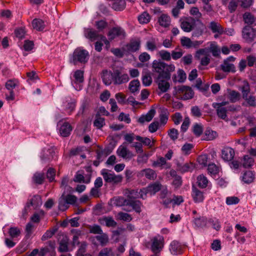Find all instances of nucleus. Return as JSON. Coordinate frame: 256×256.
<instances>
[{
  "mask_svg": "<svg viewBox=\"0 0 256 256\" xmlns=\"http://www.w3.org/2000/svg\"><path fill=\"white\" fill-rule=\"evenodd\" d=\"M56 152L53 148L44 149L40 155V158L42 163H47L54 159Z\"/></svg>",
  "mask_w": 256,
  "mask_h": 256,
  "instance_id": "f8f14e48",
  "label": "nucleus"
},
{
  "mask_svg": "<svg viewBox=\"0 0 256 256\" xmlns=\"http://www.w3.org/2000/svg\"><path fill=\"white\" fill-rule=\"evenodd\" d=\"M160 122L162 125H164L168 120V112L166 109L163 108L160 116Z\"/></svg>",
  "mask_w": 256,
  "mask_h": 256,
  "instance_id": "338daca9",
  "label": "nucleus"
},
{
  "mask_svg": "<svg viewBox=\"0 0 256 256\" xmlns=\"http://www.w3.org/2000/svg\"><path fill=\"white\" fill-rule=\"evenodd\" d=\"M148 154H140L138 155L136 162L139 164H144L148 162Z\"/></svg>",
  "mask_w": 256,
  "mask_h": 256,
  "instance_id": "0e129e2a",
  "label": "nucleus"
},
{
  "mask_svg": "<svg viewBox=\"0 0 256 256\" xmlns=\"http://www.w3.org/2000/svg\"><path fill=\"white\" fill-rule=\"evenodd\" d=\"M155 114L156 110L154 109H151L146 114L140 116L138 122L141 124H143L145 122H149L152 119Z\"/></svg>",
  "mask_w": 256,
  "mask_h": 256,
  "instance_id": "5701e85b",
  "label": "nucleus"
},
{
  "mask_svg": "<svg viewBox=\"0 0 256 256\" xmlns=\"http://www.w3.org/2000/svg\"><path fill=\"white\" fill-rule=\"evenodd\" d=\"M166 164V158L160 157L157 160H154L152 163V166L154 168H163L164 165Z\"/></svg>",
  "mask_w": 256,
  "mask_h": 256,
  "instance_id": "3c124183",
  "label": "nucleus"
},
{
  "mask_svg": "<svg viewBox=\"0 0 256 256\" xmlns=\"http://www.w3.org/2000/svg\"><path fill=\"white\" fill-rule=\"evenodd\" d=\"M205 138L204 140H212L217 136V134L216 132L211 130H206L204 132Z\"/></svg>",
  "mask_w": 256,
  "mask_h": 256,
  "instance_id": "6e6d98bb",
  "label": "nucleus"
},
{
  "mask_svg": "<svg viewBox=\"0 0 256 256\" xmlns=\"http://www.w3.org/2000/svg\"><path fill=\"white\" fill-rule=\"evenodd\" d=\"M175 66L173 64H166L164 72L163 74L164 78L166 80H170V73L175 70Z\"/></svg>",
  "mask_w": 256,
  "mask_h": 256,
  "instance_id": "79ce46f5",
  "label": "nucleus"
},
{
  "mask_svg": "<svg viewBox=\"0 0 256 256\" xmlns=\"http://www.w3.org/2000/svg\"><path fill=\"white\" fill-rule=\"evenodd\" d=\"M240 90L242 94V97L244 96L250 94V86L247 82H244L243 84L240 87Z\"/></svg>",
  "mask_w": 256,
  "mask_h": 256,
  "instance_id": "4d7b16f0",
  "label": "nucleus"
},
{
  "mask_svg": "<svg viewBox=\"0 0 256 256\" xmlns=\"http://www.w3.org/2000/svg\"><path fill=\"white\" fill-rule=\"evenodd\" d=\"M138 176L139 177L144 176L150 180H154L156 178L157 174L152 169L147 168L139 172L138 174Z\"/></svg>",
  "mask_w": 256,
  "mask_h": 256,
  "instance_id": "dca6fc26",
  "label": "nucleus"
},
{
  "mask_svg": "<svg viewBox=\"0 0 256 256\" xmlns=\"http://www.w3.org/2000/svg\"><path fill=\"white\" fill-rule=\"evenodd\" d=\"M242 38L248 43L256 41V28L250 26L244 27L242 31Z\"/></svg>",
  "mask_w": 256,
  "mask_h": 256,
  "instance_id": "f03ea898",
  "label": "nucleus"
},
{
  "mask_svg": "<svg viewBox=\"0 0 256 256\" xmlns=\"http://www.w3.org/2000/svg\"><path fill=\"white\" fill-rule=\"evenodd\" d=\"M178 170L180 172L184 173L192 171L194 168V165L192 163L186 162L184 164L178 163L177 164Z\"/></svg>",
  "mask_w": 256,
  "mask_h": 256,
  "instance_id": "c756f323",
  "label": "nucleus"
},
{
  "mask_svg": "<svg viewBox=\"0 0 256 256\" xmlns=\"http://www.w3.org/2000/svg\"><path fill=\"white\" fill-rule=\"evenodd\" d=\"M98 222L101 224H104L108 227H114L116 225V222L111 216H103L98 220Z\"/></svg>",
  "mask_w": 256,
  "mask_h": 256,
  "instance_id": "cd10ccee",
  "label": "nucleus"
},
{
  "mask_svg": "<svg viewBox=\"0 0 256 256\" xmlns=\"http://www.w3.org/2000/svg\"><path fill=\"white\" fill-rule=\"evenodd\" d=\"M140 24H147L150 20V16L147 12H144L138 17Z\"/></svg>",
  "mask_w": 256,
  "mask_h": 256,
  "instance_id": "bf43d9fd",
  "label": "nucleus"
},
{
  "mask_svg": "<svg viewBox=\"0 0 256 256\" xmlns=\"http://www.w3.org/2000/svg\"><path fill=\"white\" fill-rule=\"evenodd\" d=\"M32 26L34 29L40 31L44 29L45 24L44 22L40 20L35 18L32 22Z\"/></svg>",
  "mask_w": 256,
  "mask_h": 256,
  "instance_id": "ea45409f",
  "label": "nucleus"
},
{
  "mask_svg": "<svg viewBox=\"0 0 256 256\" xmlns=\"http://www.w3.org/2000/svg\"><path fill=\"white\" fill-rule=\"evenodd\" d=\"M126 3L124 0H116L112 4V8L115 10H122L126 8Z\"/></svg>",
  "mask_w": 256,
  "mask_h": 256,
  "instance_id": "58836bf2",
  "label": "nucleus"
},
{
  "mask_svg": "<svg viewBox=\"0 0 256 256\" xmlns=\"http://www.w3.org/2000/svg\"><path fill=\"white\" fill-rule=\"evenodd\" d=\"M152 68L154 72L158 74V77L164 78L163 74L164 72L166 63L155 60L152 64Z\"/></svg>",
  "mask_w": 256,
  "mask_h": 256,
  "instance_id": "ddd939ff",
  "label": "nucleus"
},
{
  "mask_svg": "<svg viewBox=\"0 0 256 256\" xmlns=\"http://www.w3.org/2000/svg\"><path fill=\"white\" fill-rule=\"evenodd\" d=\"M98 256H114V254L112 248H106L100 251Z\"/></svg>",
  "mask_w": 256,
  "mask_h": 256,
  "instance_id": "13d9d810",
  "label": "nucleus"
},
{
  "mask_svg": "<svg viewBox=\"0 0 256 256\" xmlns=\"http://www.w3.org/2000/svg\"><path fill=\"white\" fill-rule=\"evenodd\" d=\"M146 48L148 50L154 51L157 49L156 40L152 38L146 42Z\"/></svg>",
  "mask_w": 256,
  "mask_h": 256,
  "instance_id": "052dcab7",
  "label": "nucleus"
},
{
  "mask_svg": "<svg viewBox=\"0 0 256 256\" xmlns=\"http://www.w3.org/2000/svg\"><path fill=\"white\" fill-rule=\"evenodd\" d=\"M208 49V52H210L214 56L218 57L220 54V49L214 42H211L209 48Z\"/></svg>",
  "mask_w": 256,
  "mask_h": 256,
  "instance_id": "37998d69",
  "label": "nucleus"
},
{
  "mask_svg": "<svg viewBox=\"0 0 256 256\" xmlns=\"http://www.w3.org/2000/svg\"><path fill=\"white\" fill-rule=\"evenodd\" d=\"M152 241L150 249L152 252L160 254V252L162 250L164 246V237L160 235H158L154 237Z\"/></svg>",
  "mask_w": 256,
  "mask_h": 256,
  "instance_id": "423d86ee",
  "label": "nucleus"
},
{
  "mask_svg": "<svg viewBox=\"0 0 256 256\" xmlns=\"http://www.w3.org/2000/svg\"><path fill=\"white\" fill-rule=\"evenodd\" d=\"M168 80L164 78L158 77L156 79V82L158 85V88L162 92H166L170 88V84Z\"/></svg>",
  "mask_w": 256,
  "mask_h": 256,
  "instance_id": "aec40b11",
  "label": "nucleus"
},
{
  "mask_svg": "<svg viewBox=\"0 0 256 256\" xmlns=\"http://www.w3.org/2000/svg\"><path fill=\"white\" fill-rule=\"evenodd\" d=\"M195 58L200 61L201 66H206L210 62L208 50L207 48L198 50L196 54Z\"/></svg>",
  "mask_w": 256,
  "mask_h": 256,
  "instance_id": "39448f33",
  "label": "nucleus"
},
{
  "mask_svg": "<svg viewBox=\"0 0 256 256\" xmlns=\"http://www.w3.org/2000/svg\"><path fill=\"white\" fill-rule=\"evenodd\" d=\"M94 126L100 128L105 124L104 118L100 117L99 114H96V119L94 122Z\"/></svg>",
  "mask_w": 256,
  "mask_h": 256,
  "instance_id": "8fccbe9b",
  "label": "nucleus"
},
{
  "mask_svg": "<svg viewBox=\"0 0 256 256\" xmlns=\"http://www.w3.org/2000/svg\"><path fill=\"white\" fill-rule=\"evenodd\" d=\"M227 90L228 98L230 102H236L240 99L241 96L238 92L230 89H228Z\"/></svg>",
  "mask_w": 256,
  "mask_h": 256,
  "instance_id": "c85d7f7f",
  "label": "nucleus"
},
{
  "mask_svg": "<svg viewBox=\"0 0 256 256\" xmlns=\"http://www.w3.org/2000/svg\"><path fill=\"white\" fill-rule=\"evenodd\" d=\"M92 242L94 244H96L94 242V240H96L102 246H104L107 244L109 241L108 235L106 233L102 232L100 234L92 238Z\"/></svg>",
  "mask_w": 256,
  "mask_h": 256,
  "instance_id": "4be33fe9",
  "label": "nucleus"
},
{
  "mask_svg": "<svg viewBox=\"0 0 256 256\" xmlns=\"http://www.w3.org/2000/svg\"><path fill=\"white\" fill-rule=\"evenodd\" d=\"M83 72L80 70H77L75 72L74 77V80H72V84L77 90L81 89L80 84L84 81Z\"/></svg>",
  "mask_w": 256,
  "mask_h": 256,
  "instance_id": "4468645a",
  "label": "nucleus"
},
{
  "mask_svg": "<svg viewBox=\"0 0 256 256\" xmlns=\"http://www.w3.org/2000/svg\"><path fill=\"white\" fill-rule=\"evenodd\" d=\"M210 28L214 33L222 34L224 33V30L221 25L215 22H212L210 24Z\"/></svg>",
  "mask_w": 256,
  "mask_h": 256,
  "instance_id": "f704fd0d",
  "label": "nucleus"
},
{
  "mask_svg": "<svg viewBox=\"0 0 256 256\" xmlns=\"http://www.w3.org/2000/svg\"><path fill=\"white\" fill-rule=\"evenodd\" d=\"M207 218L205 217H201L195 218L194 224L198 227L203 228L206 226Z\"/></svg>",
  "mask_w": 256,
  "mask_h": 256,
  "instance_id": "69168bd1",
  "label": "nucleus"
},
{
  "mask_svg": "<svg viewBox=\"0 0 256 256\" xmlns=\"http://www.w3.org/2000/svg\"><path fill=\"white\" fill-rule=\"evenodd\" d=\"M117 155L125 160H130L134 156V154L129 150L125 143L118 146L116 150Z\"/></svg>",
  "mask_w": 256,
  "mask_h": 256,
  "instance_id": "9d476101",
  "label": "nucleus"
},
{
  "mask_svg": "<svg viewBox=\"0 0 256 256\" xmlns=\"http://www.w3.org/2000/svg\"><path fill=\"white\" fill-rule=\"evenodd\" d=\"M181 28L185 32H190L195 24V20L192 17H184L180 20Z\"/></svg>",
  "mask_w": 256,
  "mask_h": 256,
  "instance_id": "6e6552de",
  "label": "nucleus"
},
{
  "mask_svg": "<svg viewBox=\"0 0 256 256\" xmlns=\"http://www.w3.org/2000/svg\"><path fill=\"white\" fill-rule=\"evenodd\" d=\"M161 184L158 182H154L148 186L147 188L149 194L154 195L156 192H158L161 188Z\"/></svg>",
  "mask_w": 256,
  "mask_h": 256,
  "instance_id": "4c0bfd02",
  "label": "nucleus"
},
{
  "mask_svg": "<svg viewBox=\"0 0 256 256\" xmlns=\"http://www.w3.org/2000/svg\"><path fill=\"white\" fill-rule=\"evenodd\" d=\"M102 174L104 180L106 182L114 183L117 184L122 181V177L120 175H116L114 173H110L102 171Z\"/></svg>",
  "mask_w": 256,
  "mask_h": 256,
  "instance_id": "9b49d317",
  "label": "nucleus"
},
{
  "mask_svg": "<svg viewBox=\"0 0 256 256\" xmlns=\"http://www.w3.org/2000/svg\"><path fill=\"white\" fill-rule=\"evenodd\" d=\"M90 174H88L84 176L82 174L78 172L74 176V180L77 182L88 184L90 182Z\"/></svg>",
  "mask_w": 256,
  "mask_h": 256,
  "instance_id": "bb28decb",
  "label": "nucleus"
},
{
  "mask_svg": "<svg viewBox=\"0 0 256 256\" xmlns=\"http://www.w3.org/2000/svg\"><path fill=\"white\" fill-rule=\"evenodd\" d=\"M102 79L103 82L106 85L108 86L113 82H114V72H112L110 71H103Z\"/></svg>",
  "mask_w": 256,
  "mask_h": 256,
  "instance_id": "393cba45",
  "label": "nucleus"
},
{
  "mask_svg": "<svg viewBox=\"0 0 256 256\" xmlns=\"http://www.w3.org/2000/svg\"><path fill=\"white\" fill-rule=\"evenodd\" d=\"M111 202L117 206H125V208H127L128 200L122 196H116L111 199Z\"/></svg>",
  "mask_w": 256,
  "mask_h": 256,
  "instance_id": "a878e982",
  "label": "nucleus"
},
{
  "mask_svg": "<svg viewBox=\"0 0 256 256\" xmlns=\"http://www.w3.org/2000/svg\"><path fill=\"white\" fill-rule=\"evenodd\" d=\"M84 36L86 38L90 39L92 41L100 40L106 44H109V42L105 36L98 34L97 31L92 28H86L84 30Z\"/></svg>",
  "mask_w": 256,
  "mask_h": 256,
  "instance_id": "7ed1b4c3",
  "label": "nucleus"
},
{
  "mask_svg": "<svg viewBox=\"0 0 256 256\" xmlns=\"http://www.w3.org/2000/svg\"><path fill=\"white\" fill-rule=\"evenodd\" d=\"M89 58V54L87 50L81 48H77L73 53L70 62L76 64L78 62L86 63Z\"/></svg>",
  "mask_w": 256,
  "mask_h": 256,
  "instance_id": "f257e3e1",
  "label": "nucleus"
},
{
  "mask_svg": "<svg viewBox=\"0 0 256 256\" xmlns=\"http://www.w3.org/2000/svg\"><path fill=\"white\" fill-rule=\"evenodd\" d=\"M127 208H124V210L126 212H130L132 210H135L136 212L140 213L141 212L142 203L139 200H128Z\"/></svg>",
  "mask_w": 256,
  "mask_h": 256,
  "instance_id": "f3484780",
  "label": "nucleus"
},
{
  "mask_svg": "<svg viewBox=\"0 0 256 256\" xmlns=\"http://www.w3.org/2000/svg\"><path fill=\"white\" fill-rule=\"evenodd\" d=\"M68 239L66 237L63 238V240H61L60 242V246L58 248V250L60 252H68Z\"/></svg>",
  "mask_w": 256,
  "mask_h": 256,
  "instance_id": "09e8293b",
  "label": "nucleus"
},
{
  "mask_svg": "<svg viewBox=\"0 0 256 256\" xmlns=\"http://www.w3.org/2000/svg\"><path fill=\"white\" fill-rule=\"evenodd\" d=\"M108 36L111 40L114 39L116 37L123 38L125 36V32L120 28H114L109 32Z\"/></svg>",
  "mask_w": 256,
  "mask_h": 256,
  "instance_id": "a211bd4d",
  "label": "nucleus"
},
{
  "mask_svg": "<svg viewBox=\"0 0 256 256\" xmlns=\"http://www.w3.org/2000/svg\"><path fill=\"white\" fill-rule=\"evenodd\" d=\"M235 58L233 56H229L224 61L222 64H221L220 67L222 70L224 72H235V67L234 65L231 63V62H234Z\"/></svg>",
  "mask_w": 256,
  "mask_h": 256,
  "instance_id": "2eb2a0df",
  "label": "nucleus"
},
{
  "mask_svg": "<svg viewBox=\"0 0 256 256\" xmlns=\"http://www.w3.org/2000/svg\"><path fill=\"white\" fill-rule=\"evenodd\" d=\"M198 186L202 188H205L207 186L208 181L206 177L203 174L200 175L197 178Z\"/></svg>",
  "mask_w": 256,
  "mask_h": 256,
  "instance_id": "a18cd8bd",
  "label": "nucleus"
},
{
  "mask_svg": "<svg viewBox=\"0 0 256 256\" xmlns=\"http://www.w3.org/2000/svg\"><path fill=\"white\" fill-rule=\"evenodd\" d=\"M18 84V81L16 79L8 80L6 83V88L10 91L13 90Z\"/></svg>",
  "mask_w": 256,
  "mask_h": 256,
  "instance_id": "864d4df0",
  "label": "nucleus"
},
{
  "mask_svg": "<svg viewBox=\"0 0 256 256\" xmlns=\"http://www.w3.org/2000/svg\"><path fill=\"white\" fill-rule=\"evenodd\" d=\"M242 178L245 183L249 184L254 180V174L252 171H246L244 174Z\"/></svg>",
  "mask_w": 256,
  "mask_h": 256,
  "instance_id": "c03bdc74",
  "label": "nucleus"
},
{
  "mask_svg": "<svg viewBox=\"0 0 256 256\" xmlns=\"http://www.w3.org/2000/svg\"><path fill=\"white\" fill-rule=\"evenodd\" d=\"M90 232L94 234H97L98 235L100 234L103 232L100 226L98 225L94 224L93 226H88Z\"/></svg>",
  "mask_w": 256,
  "mask_h": 256,
  "instance_id": "774afa93",
  "label": "nucleus"
},
{
  "mask_svg": "<svg viewBox=\"0 0 256 256\" xmlns=\"http://www.w3.org/2000/svg\"><path fill=\"white\" fill-rule=\"evenodd\" d=\"M170 250L172 254L177 255L182 253V246L178 241H172L170 246Z\"/></svg>",
  "mask_w": 256,
  "mask_h": 256,
  "instance_id": "412c9836",
  "label": "nucleus"
},
{
  "mask_svg": "<svg viewBox=\"0 0 256 256\" xmlns=\"http://www.w3.org/2000/svg\"><path fill=\"white\" fill-rule=\"evenodd\" d=\"M192 196L196 202H202L204 198L202 192L196 188H192Z\"/></svg>",
  "mask_w": 256,
  "mask_h": 256,
  "instance_id": "72a5a7b5",
  "label": "nucleus"
},
{
  "mask_svg": "<svg viewBox=\"0 0 256 256\" xmlns=\"http://www.w3.org/2000/svg\"><path fill=\"white\" fill-rule=\"evenodd\" d=\"M159 56L163 60L170 61L171 60V54L165 50H161L158 52Z\"/></svg>",
  "mask_w": 256,
  "mask_h": 256,
  "instance_id": "680f3d73",
  "label": "nucleus"
},
{
  "mask_svg": "<svg viewBox=\"0 0 256 256\" xmlns=\"http://www.w3.org/2000/svg\"><path fill=\"white\" fill-rule=\"evenodd\" d=\"M198 164L202 166H206L208 162V157L206 154H202L198 158Z\"/></svg>",
  "mask_w": 256,
  "mask_h": 256,
  "instance_id": "e2e57ef3",
  "label": "nucleus"
},
{
  "mask_svg": "<svg viewBox=\"0 0 256 256\" xmlns=\"http://www.w3.org/2000/svg\"><path fill=\"white\" fill-rule=\"evenodd\" d=\"M8 233L12 238H18L21 234V230L18 227H10Z\"/></svg>",
  "mask_w": 256,
  "mask_h": 256,
  "instance_id": "49530a36",
  "label": "nucleus"
},
{
  "mask_svg": "<svg viewBox=\"0 0 256 256\" xmlns=\"http://www.w3.org/2000/svg\"><path fill=\"white\" fill-rule=\"evenodd\" d=\"M190 13L196 19L197 22H200V18L202 16V14L197 7H192L191 8Z\"/></svg>",
  "mask_w": 256,
  "mask_h": 256,
  "instance_id": "603ef678",
  "label": "nucleus"
},
{
  "mask_svg": "<svg viewBox=\"0 0 256 256\" xmlns=\"http://www.w3.org/2000/svg\"><path fill=\"white\" fill-rule=\"evenodd\" d=\"M140 40H135L130 41L125 47L126 50L128 52H135L140 50Z\"/></svg>",
  "mask_w": 256,
  "mask_h": 256,
  "instance_id": "6ab92c4d",
  "label": "nucleus"
},
{
  "mask_svg": "<svg viewBox=\"0 0 256 256\" xmlns=\"http://www.w3.org/2000/svg\"><path fill=\"white\" fill-rule=\"evenodd\" d=\"M30 204L34 208L39 207L42 204L41 197L38 195L34 196L30 200Z\"/></svg>",
  "mask_w": 256,
  "mask_h": 256,
  "instance_id": "de8ad7c7",
  "label": "nucleus"
},
{
  "mask_svg": "<svg viewBox=\"0 0 256 256\" xmlns=\"http://www.w3.org/2000/svg\"><path fill=\"white\" fill-rule=\"evenodd\" d=\"M114 84H121L126 83L129 80L128 74L120 70H114Z\"/></svg>",
  "mask_w": 256,
  "mask_h": 256,
  "instance_id": "1a4fd4ad",
  "label": "nucleus"
},
{
  "mask_svg": "<svg viewBox=\"0 0 256 256\" xmlns=\"http://www.w3.org/2000/svg\"><path fill=\"white\" fill-rule=\"evenodd\" d=\"M177 93L178 96L184 100H187L192 98L194 94L191 88L184 86L178 87Z\"/></svg>",
  "mask_w": 256,
  "mask_h": 256,
  "instance_id": "0eeeda50",
  "label": "nucleus"
},
{
  "mask_svg": "<svg viewBox=\"0 0 256 256\" xmlns=\"http://www.w3.org/2000/svg\"><path fill=\"white\" fill-rule=\"evenodd\" d=\"M222 158L226 161H230L232 160L234 155V150L229 147L224 148L222 150Z\"/></svg>",
  "mask_w": 256,
  "mask_h": 256,
  "instance_id": "b1692460",
  "label": "nucleus"
},
{
  "mask_svg": "<svg viewBox=\"0 0 256 256\" xmlns=\"http://www.w3.org/2000/svg\"><path fill=\"white\" fill-rule=\"evenodd\" d=\"M243 20L244 22L248 24L256 25V17L249 12H246L243 14Z\"/></svg>",
  "mask_w": 256,
  "mask_h": 256,
  "instance_id": "c9c22d12",
  "label": "nucleus"
},
{
  "mask_svg": "<svg viewBox=\"0 0 256 256\" xmlns=\"http://www.w3.org/2000/svg\"><path fill=\"white\" fill-rule=\"evenodd\" d=\"M228 104V102H214L212 106L216 111V114L219 118L225 120H228L227 116V110L224 107Z\"/></svg>",
  "mask_w": 256,
  "mask_h": 256,
  "instance_id": "20e7f679",
  "label": "nucleus"
},
{
  "mask_svg": "<svg viewBox=\"0 0 256 256\" xmlns=\"http://www.w3.org/2000/svg\"><path fill=\"white\" fill-rule=\"evenodd\" d=\"M160 24L164 28L168 27L170 24V18L166 14H162L158 18Z\"/></svg>",
  "mask_w": 256,
  "mask_h": 256,
  "instance_id": "e433bc0d",
  "label": "nucleus"
},
{
  "mask_svg": "<svg viewBox=\"0 0 256 256\" xmlns=\"http://www.w3.org/2000/svg\"><path fill=\"white\" fill-rule=\"evenodd\" d=\"M138 190H130L126 189L124 191V194L127 197L128 200H132L140 198Z\"/></svg>",
  "mask_w": 256,
  "mask_h": 256,
  "instance_id": "473e14b6",
  "label": "nucleus"
},
{
  "mask_svg": "<svg viewBox=\"0 0 256 256\" xmlns=\"http://www.w3.org/2000/svg\"><path fill=\"white\" fill-rule=\"evenodd\" d=\"M44 173L36 172L33 176V180L36 184H42L44 179Z\"/></svg>",
  "mask_w": 256,
  "mask_h": 256,
  "instance_id": "5fc2aeb1",
  "label": "nucleus"
},
{
  "mask_svg": "<svg viewBox=\"0 0 256 256\" xmlns=\"http://www.w3.org/2000/svg\"><path fill=\"white\" fill-rule=\"evenodd\" d=\"M72 130V126L68 122H65L61 126L60 128V132L62 136H68Z\"/></svg>",
  "mask_w": 256,
  "mask_h": 256,
  "instance_id": "2f4dec72",
  "label": "nucleus"
},
{
  "mask_svg": "<svg viewBox=\"0 0 256 256\" xmlns=\"http://www.w3.org/2000/svg\"><path fill=\"white\" fill-rule=\"evenodd\" d=\"M242 98L244 100L246 106H248L256 107V98L255 96L250 94L244 96Z\"/></svg>",
  "mask_w": 256,
  "mask_h": 256,
  "instance_id": "7c9ffc66",
  "label": "nucleus"
},
{
  "mask_svg": "<svg viewBox=\"0 0 256 256\" xmlns=\"http://www.w3.org/2000/svg\"><path fill=\"white\" fill-rule=\"evenodd\" d=\"M140 82L138 80H132L128 85V88L132 93H135L140 90Z\"/></svg>",
  "mask_w": 256,
  "mask_h": 256,
  "instance_id": "a19ab883",
  "label": "nucleus"
}]
</instances>
